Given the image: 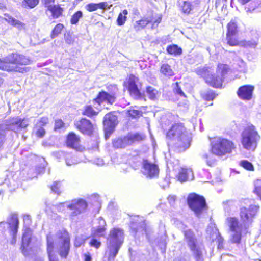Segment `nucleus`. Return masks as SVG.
I'll use <instances>...</instances> for the list:
<instances>
[{"instance_id":"obj_1","label":"nucleus","mask_w":261,"mask_h":261,"mask_svg":"<svg viewBox=\"0 0 261 261\" xmlns=\"http://www.w3.org/2000/svg\"><path fill=\"white\" fill-rule=\"evenodd\" d=\"M167 144L170 148L177 152L185 151L190 146L191 138L189 133L181 124H175L166 135Z\"/></svg>"},{"instance_id":"obj_2","label":"nucleus","mask_w":261,"mask_h":261,"mask_svg":"<svg viewBox=\"0 0 261 261\" xmlns=\"http://www.w3.org/2000/svg\"><path fill=\"white\" fill-rule=\"evenodd\" d=\"M46 239L47 252L49 261H58L54 252V244L57 242L59 244V255L62 258H66L70 250V239L66 231H60L55 236L49 234Z\"/></svg>"},{"instance_id":"obj_3","label":"nucleus","mask_w":261,"mask_h":261,"mask_svg":"<svg viewBox=\"0 0 261 261\" xmlns=\"http://www.w3.org/2000/svg\"><path fill=\"white\" fill-rule=\"evenodd\" d=\"M229 70L227 65L219 64L216 75L212 74L211 69L206 67L197 68L195 69V72L198 75L203 77L210 86L219 88L222 86V82Z\"/></svg>"},{"instance_id":"obj_4","label":"nucleus","mask_w":261,"mask_h":261,"mask_svg":"<svg viewBox=\"0 0 261 261\" xmlns=\"http://www.w3.org/2000/svg\"><path fill=\"white\" fill-rule=\"evenodd\" d=\"M185 241L196 261H203L204 247L198 242L194 232L190 229L184 231Z\"/></svg>"},{"instance_id":"obj_5","label":"nucleus","mask_w":261,"mask_h":261,"mask_svg":"<svg viewBox=\"0 0 261 261\" xmlns=\"http://www.w3.org/2000/svg\"><path fill=\"white\" fill-rule=\"evenodd\" d=\"M241 137L243 147L249 150H254L260 139L255 127L253 125L245 127L242 133Z\"/></svg>"},{"instance_id":"obj_6","label":"nucleus","mask_w":261,"mask_h":261,"mask_svg":"<svg viewBox=\"0 0 261 261\" xmlns=\"http://www.w3.org/2000/svg\"><path fill=\"white\" fill-rule=\"evenodd\" d=\"M249 202V200L247 199H244L241 202L240 217L245 229H247L252 223L259 208L258 206L255 205H250L247 208L246 206Z\"/></svg>"},{"instance_id":"obj_7","label":"nucleus","mask_w":261,"mask_h":261,"mask_svg":"<svg viewBox=\"0 0 261 261\" xmlns=\"http://www.w3.org/2000/svg\"><path fill=\"white\" fill-rule=\"evenodd\" d=\"M211 145L212 153L219 156L230 153L234 148L231 141L220 137L214 138L211 141Z\"/></svg>"},{"instance_id":"obj_8","label":"nucleus","mask_w":261,"mask_h":261,"mask_svg":"<svg viewBox=\"0 0 261 261\" xmlns=\"http://www.w3.org/2000/svg\"><path fill=\"white\" fill-rule=\"evenodd\" d=\"M88 207V203L83 198H76L69 201L67 209L71 210L69 218L71 221L76 219L79 215L84 213Z\"/></svg>"},{"instance_id":"obj_9","label":"nucleus","mask_w":261,"mask_h":261,"mask_svg":"<svg viewBox=\"0 0 261 261\" xmlns=\"http://www.w3.org/2000/svg\"><path fill=\"white\" fill-rule=\"evenodd\" d=\"M188 204L189 207L194 211L197 217H199L206 208V204L204 198L195 193L190 194L188 197Z\"/></svg>"},{"instance_id":"obj_10","label":"nucleus","mask_w":261,"mask_h":261,"mask_svg":"<svg viewBox=\"0 0 261 261\" xmlns=\"http://www.w3.org/2000/svg\"><path fill=\"white\" fill-rule=\"evenodd\" d=\"M145 138L143 134L136 133L129 134L123 137L115 138L113 140V146L115 148H123L133 143L142 141Z\"/></svg>"},{"instance_id":"obj_11","label":"nucleus","mask_w":261,"mask_h":261,"mask_svg":"<svg viewBox=\"0 0 261 261\" xmlns=\"http://www.w3.org/2000/svg\"><path fill=\"white\" fill-rule=\"evenodd\" d=\"M29 121L28 118H21L19 117H15L6 120L5 124L0 125V127L2 126L5 135L6 129L17 132L27 127L29 125Z\"/></svg>"},{"instance_id":"obj_12","label":"nucleus","mask_w":261,"mask_h":261,"mask_svg":"<svg viewBox=\"0 0 261 261\" xmlns=\"http://www.w3.org/2000/svg\"><path fill=\"white\" fill-rule=\"evenodd\" d=\"M227 222L231 232V240L233 243H239L241 240L242 232L243 229L246 230L243 224H240L238 219L235 217L227 219Z\"/></svg>"},{"instance_id":"obj_13","label":"nucleus","mask_w":261,"mask_h":261,"mask_svg":"<svg viewBox=\"0 0 261 261\" xmlns=\"http://www.w3.org/2000/svg\"><path fill=\"white\" fill-rule=\"evenodd\" d=\"M7 60L9 62L10 64L14 65L22 69V71L19 72H27V68L20 67V65H27L31 63V60L23 55L16 53H12L7 57Z\"/></svg>"},{"instance_id":"obj_14","label":"nucleus","mask_w":261,"mask_h":261,"mask_svg":"<svg viewBox=\"0 0 261 261\" xmlns=\"http://www.w3.org/2000/svg\"><path fill=\"white\" fill-rule=\"evenodd\" d=\"M130 227L134 236L143 235L146 232V224L143 217L134 216L130 218Z\"/></svg>"},{"instance_id":"obj_15","label":"nucleus","mask_w":261,"mask_h":261,"mask_svg":"<svg viewBox=\"0 0 261 261\" xmlns=\"http://www.w3.org/2000/svg\"><path fill=\"white\" fill-rule=\"evenodd\" d=\"M142 164L141 171L146 177L152 178L158 175L159 169L155 163H153L148 160H143Z\"/></svg>"},{"instance_id":"obj_16","label":"nucleus","mask_w":261,"mask_h":261,"mask_svg":"<svg viewBox=\"0 0 261 261\" xmlns=\"http://www.w3.org/2000/svg\"><path fill=\"white\" fill-rule=\"evenodd\" d=\"M74 125L82 133L88 136H91L94 130V125L90 120L86 118H82L75 121Z\"/></svg>"},{"instance_id":"obj_17","label":"nucleus","mask_w":261,"mask_h":261,"mask_svg":"<svg viewBox=\"0 0 261 261\" xmlns=\"http://www.w3.org/2000/svg\"><path fill=\"white\" fill-rule=\"evenodd\" d=\"M128 91L132 97L135 99H140L142 95L138 88L139 79L133 75L129 76L128 80Z\"/></svg>"},{"instance_id":"obj_18","label":"nucleus","mask_w":261,"mask_h":261,"mask_svg":"<svg viewBox=\"0 0 261 261\" xmlns=\"http://www.w3.org/2000/svg\"><path fill=\"white\" fill-rule=\"evenodd\" d=\"M123 239V231L120 228H113L110 231L108 238V244L122 245Z\"/></svg>"},{"instance_id":"obj_19","label":"nucleus","mask_w":261,"mask_h":261,"mask_svg":"<svg viewBox=\"0 0 261 261\" xmlns=\"http://www.w3.org/2000/svg\"><path fill=\"white\" fill-rule=\"evenodd\" d=\"M103 123L106 135H110L117 124V117L111 114H107L104 117Z\"/></svg>"},{"instance_id":"obj_20","label":"nucleus","mask_w":261,"mask_h":261,"mask_svg":"<svg viewBox=\"0 0 261 261\" xmlns=\"http://www.w3.org/2000/svg\"><path fill=\"white\" fill-rule=\"evenodd\" d=\"M254 86L250 85H246L240 87L237 91L238 97L244 100H249L251 99Z\"/></svg>"},{"instance_id":"obj_21","label":"nucleus","mask_w":261,"mask_h":261,"mask_svg":"<svg viewBox=\"0 0 261 261\" xmlns=\"http://www.w3.org/2000/svg\"><path fill=\"white\" fill-rule=\"evenodd\" d=\"M32 236V232L30 228H26L23 233L22 238V245L21 249L23 254L25 256H28L30 254L29 253V247L31 241Z\"/></svg>"},{"instance_id":"obj_22","label":"nucleus","mask_w":261,"mask_h":261,"mask_svg":"<svg viewBox=\"0 0 261 261\" xmlns=\"http://www.w3.org/2000/svg\"><path fill=\"white\" fill-rule=\"evenodd\" d=\"M176 178L180 182L193 180L194 176L193 171L190 168H181L176 175Z\"/></svg>"},{"instance_id":"obj_23","label":"nucleus","mask_w":261,"mask_h":261,"mask_svg":"<svg viewBox=\"0 0 261 261\" xmlns=\"http://www.w3.org/2000/svg\"><path fill=\"white\" fill-rule=\"evenodd\" d=\"M116 97L114 94H109L105 91L100 92L94 101L100 104L103 102H107L108 103L112 104L115 102Z\"/></svg>"},{"instance_id":"obj_24","label":"nucleus","mask_w":261,"mask_h":261,"mask_svg":"<svg viewBox=\"0 0 261 261\" xmlns=\"http://www.w3.org/2000/svg\"><path fill=\"white\" fill-rule=\"evenodd\" d=\"M66 144L68 147L76 150H81L80 139L78 136L73 133H70L67 136Z\"/></svg>"},{"instance_id":"obj_25","label":"nucleus","mask_w":261,"mask_h":261,"mask_svg":"<svg viewBox=\"0 0 261 261\" xmlns=\"http://www.w3.org/2000/svg\"><path fill=\"white\" fill-rule=\"evenodd\" d=\"M98 226L94 227L92 229V234L95 237H100L104 236L106 231V222L102 218L99 217L97 219Z\"/></svg>"},{"instance_id":"obj_26","label":"nucleus","mask_w":261,"mask_h":261,"mask_svg":"<svg viewBox=\"0 0 261 261\" xmlns=\"http://www.w3.org/2000/svg\"><path fill=\"white\" fill-rule=\"evenodd\" d=\"M112 5L109 2H103L99 3H89L86 5L85 8L89 12H93L98 9L106 10L109 9Z\"/></svg>"},{"instance_id":"obj_27","label":"nucleus","mask_w":261,"mask_h":261,"mask_svg":"<svg viewBox=\"0 0 261 261\" xmlns=\"http://www.w3.org/2000/svg\"><path fill=\"white\" fill-rule=\"evenodd\" d=\"M48 11L51 13V15L49 16L50 19H57L62 16L63 9L58 5H53L45 10L46 14Z\"/></svg>"},{"instance_id":"obj_28","label":"nucleus","mask_w":261,"mask_h":261,"mask_svg":"<svg viewBox=\"0 0 261 261\" xmlns=\"http://www.w3.org/2000/svg\"><path fill=\"white\" fill-rule=\"evenodd\" d=\"M0 69L7 71H22V69L19 68L16 66L10 64L7 60V57L3 60L0 59Z\"/></svg>"},{"instance_id":"obj_29","label":"nucleus","mask_w":261,"mask_h":261,"mask_svg":"<svg viewBox=\"0 0 261 261\" xmlns=\"http://www.w3.org/2000/svg\"><path fill=\"white\" fill-rule=\"evenodd\" d=\"M251 36L252 38L251 40L249 41H245L242 42V45L245 47H255L258 44V41L259 38L260 37L259 34L255 31H252L251 32Z\"/></svg>"},{"instance_id":"obj_30","label":"nucleus","mask_w":261,"mask_h":261,"mask_svg":"<svg viewBox=\"0 0 261 261\" xmlns=\"http://www.w3.org/2000/svg\"><path fill=\"white\" fill-rule=\"evenodd\" d=\"M206 233L209 236L210 239L213 241L216 240L220 236L215 224L213 223H211L208 225L206 229Z\"/></svg>"},{"instance_id":"obj_31","label":"nucleus","mask_w":261,"mask_h":261,"mask_svg":"<svg viewBox=\"0 0 261 261\" xmlns=\"http://www.w3.org/2000/svg\"><path fill=\"white\" fill-rule=\"evenodd\" d=\"M5 19L9 23L17 28L19 30H21L25 28V24L21 21L15 19L12 16L5 14Z\"/></svg>"},{"instance_id":"obj_32","label":"nucleus","mask_w":261,"mask_h":261,"mask_svg":"<svg viewBox=\"0 0 261 261\" xmlns=\"http://www.w3.org/2000/svg\"><path fill=\"white\" fill-rule=\"evenodd\" d=\"M152 21L153 17L152 16L143 18L136 22L134 28L136 30H139L144 28L148 23L152 22Z\"/></svg>"},{"instance_id":"obj_33","label":"nucleus","mask_w":261,"mask_h":261,"mask_svg":"<svg viewBox=\"0 0 261 261\" xmlns=\"http://www.w3.org/2000/svg\"><path fill=\"white\" fill-rule=\"evenodd\" d=\"M160 72L164 76L167 77L172 76L174 74L171 67L168 64H163L161 65Z\"/></svg>"},{"instance_id":"obj_34","label":"nucleus","mask_w":261,"mask_h":261,"mask_svg":"<svg viewBox=\"0 0 261 261\" xmlns=\"http://www.w3.org/2000/svg\"><path fill=\"white\" fill-rule=\"evenodd\" d=\"M245 63L239 57H236L233 63L234 69L244 71L245 70Z\"/></svg>"},{"instance_id":"obj_35","label":"nucleus","mask_w":261,"mask_h":261,"mask_svg":"<svg viewBox=\"0 0 261 261\" xmlns=\"http://www.w3.org/2000/svg\"><path fill=\"white\" fill-rule=\"evenodd\" d=\"M110 248L109 260H114L121 245L108 244Z\"/></svg>"},{"instance_id":"obj_36","label":"nucleus","mask_w":261,"mask_h":261,"mask_svg":"<svg viewBox=\"0 0 261 261\" xmlns=\"http://www.w3.org/2000/svg\"><path fill=\"white\" fill-rule=\"evenodd\" d=\"M39 3V0H23L21 3L22 7L27 9H33Z\"/></svg>"},{"instance_id":"obj_37","label":"nucleus","mask_w":261,"mask_h":261,"mask_svg":"<svg viewBox=\"0 0 261 261\" xmlns=\"http://www.w3.org/2000/svg\"><path fill=\"white\" fill-rule=\"evenodd\" d=\"M146 93L149 99L151 100L156 99L159 95L158 90L151 86L146 88Z\"/></svg>"},{"instance_id":"obj_38","label":"nucleus","mask_w":261,"mask_h":261,"mask_svg":"<svg viewBox=\"0 0 261 261\" xmlns=\"http://www.w3.org/2000/svg\"><path fill=\"white\" fill-rule=\"evenodd\" d=\"M167 51L169 54L177 56L181 54L182 49L176 45H172L167 47Z\"/></svg>"},{"instance_id":"obj_39","label":"nucleus","mask_w":261,"mask_h":261,"mask_svg":"<svg viewBox=\"0 0 261 261\" xmlns=\"http://www.w3.org/2000/svg\"><path fill=\"white\" fill-rule=\"evenodd\" d=\"M128 14V11L127 10H124L122 12L120 13L118 15L117 19V24L119 26L123 25L127 19L126 15Z\"/></svg>"},{"instance_id":"obj_40","label":"nucleus","mask_w":261,"mask_h":261,"mask_svg":"<svg viewBox=\"0 0 261 261\" xmlns=\"http://www.w3.org/2000/svg\"><path fill=\"white\" fill-rule=\"evenodd\" d=\"M238 32V27L236 23L231 21L227 24V32L226 35H237Z\"/></svg>"},{"instance_id":"obj_41","label":"nucleus","mask_w":261,"mask_h":261,"mask_svg":"<svg viewBox=\"0 0 261 261\" xmlns=\"http://www.w3.org/2000/svg\"><path fill=\"white\" fill-rule=\"evenodd\" d=\"M83 17V13L81 11H78L74 13L70 18V23L72 24H77L79 20Z\"/></svg>"},{"instance_id":"obj_42","label":"nucleus","mask_w":261,"mask_h":261,"mask_svg":"<svg viewBox=\"0 0 261 261\" xmlns=\"http://www.w3.org/2000/svg\"><path fill=\"white\" fill-rule=\"evenodd\" d=\"M126 114L128 116L132 117V118H137L142 116V112L141 111L132 108L127 110Z\"/></svg>"},{"instance_id":"obj_43","label":"nucleus","mask_w":261,"mask_h":261,"mask_svg":"<svg viewBox=\"0 0 261 261\" xmlns=\"http://www.w3.org/2000/svg\"><path fill=\"white\" fill-rule=\"evenodd\" d=\"M226 41L227 43L230 46H236L239 44L236 35H226Z\"/></svg>"},{"instance_id":"obj_44","label":"nucleus","mask_w":261,"mask_h":261,"mask_svg":"<svg viewBox=\"0 0 261 261\" xmlns=\"http://www.w3.org/2000/svg\"><path fill=\"white\" fill-rule=\"evenodd\" d=\"M82 114L84 115L87 116L88 117H92L97 115V112L93 110L91 106H87L85 107Z\"/></svg>"},{"instance_id":"obj_45","label":"nucleus","mask_w":261,"mask_h":261,"mask_svg":"<svg viewBox=\"0 0 261 261\" xmlns=\"http://www.w3.org/2000/svg\"><path fill=\"white\" fill-rule=\"evenodd\" d=\"M64 28V25L62 24L59 23L57 24L53 30L52 31L51 37L54 38L57 37L59 34L61 33V31Z\"/></svg>"},{"instance_id":"obj_46","label":"nucleus","mask_w":261,"mask_h":261,"mask_svg":"<svg viewBox=\"0 0 261 261\" xmlns=\"http://www.w3.org/2000/svg\"><path fill=\"white\" fill-rule=\"evenodd\" d=\"M181 9L184 13L188 14L191 10V4L190 2L184 1L181 5Z\"/></svg>"},{"instance_id":"obj_47","label":"nucleus","mask_w":261,"mask_h":261,"mask_svg":"<svg viewBox=\"0 0 261 261\" xmlns=\"http://www.w3.org/2000/svg\"><path fill=\"white\" fill-rule=\"evenodd\" d=\"M173 91L176 94L178 95L180 97H186L185 93L182 91L179 83L177 82L175 83L173 85Z\"/></svg>"},{"instance_id":"obj_48","label":"nucleus","mask_w":261,"mask_h":261,"mask_svg":"<svg viewBox=\"0 0 261 261\" xmlns=\"http://www.w3.org/2000/svg\"><path fill=\"white\" fill-rule=\"evenodd\" d=\"M240 165L246 170L249 171H253L254 170V167L252 163L247 160L241 161L240 163Z\"/></svg>"},{"instance_id":"obj_49","label":"nucleus","mask_w":261,"mask_h":261,"mask_svg":"<svg viewBox=\"0 0 261 261\" xmlns=\"http://www.w3.org/2000/svg\"><path fill=\"white\" fill-rule=\"evenodd\" d=\"M216 96V95L213 91H208L203 94V97L206 101H212Z\"/></svg>"},{"instance_id":"obj_50","label":"nucleus","mask_w":261,"mask_h":261,"mask_svg":"<svg viewBox=\"0 0 261 261\" xmlns=\"http://www.w3.org/2000/svg\"><path fill=\"white\" fill-rule=\"evenodd\" d=\"M48 123V118L47 117H43L41 118L35 124V128L38 127H43Z\"/></svg>"},{"instance_id":"obj_51","label":"nucleus","mask_w":261,"mask_h":261,"mask_svg":"<svg viewBox=\"0 0 261 261\" xmlns=\"http://www.w3.org/2000/svg\"><path fill=\"white\" fill-rule=\"evenodd\" d=\"M254 192L261 200V180H257L255 182Z\"/></svg>"},{"instance_id":"obj_52","label":"nucleus","mask_w":261,"mask_h":261,"mask_svg":"<svg viewBox=\"0 0 261 261\" xmlns=\"http://www.w3.org/2000/svg\"><path fill=\"white\" fill-rule=\"evenodd\" d=\"M202 158L205 160L206 163L209 166H212L214 163V161L212 159V155L211 154L204 153L202 154Z\"/></svg>"},{"instance_id":"obj_53","label":"nucleus","mask_w":261,"mask_h":261,"mask_svg":"<svg viewBox=\"0 0 261 261\" xmlns=\"http://www.w3.org/2000/svg\"><path fill=\"white\" fill-rule=\"evenodd\" d=\"M34 130L36 135L39 138H42L45 134V130L43 127H38L37 128L35 127Z\"/></svg>"},{"instance_id":"obj_54","label":"nucleus","mask_w":261,"mask_h":261,"mask_svg":"<svg viewBox=\"0 0 261 261\" xmlns=\"http://www.w3.org/2000/svg\"><path fill=\"white\" fill-rule=\"evenodd\" d=\"M67 203H69V201L60 203L56 204L55 206L58 211L62 212L65 210V208H67Z\"/></svg>"},{"instance_id":"obj_55","label":"nucleus","mask_w":261,"mask_h":261,"mask_svg":"<svg viewBox=\"0 0 261 261\" xmlns=\"http://www.w3.org/2000/svg\"><path fill=\"white\" fill-rule=\"evenodd\" d=\"M61 187V184L60 182L55 181L51 187V189L54 192L59 194L60 192V188Z\"/></svg>"},{"instance_id":"obj_56","label":"nucleus","mask_w":261,"mask_h":261,"mask_svg":"<svg viewBox=\"0 0 261 261\" xmlns=\"http://www.w3.org/2000/svg\"><path fill=\"white\" fill-rule=\"evenodd\" d=\"M166 239L167 236L165 232H164V234L161 236V241L159 243V245L160 246L161 249H165L166 245Z\"/></svg>"},{"instance_id":"obj_57","label":"nucleus","mask_w":261,"mask_h":261,"mask_svg":"<svg viewBox=\"0 0 261 261\" xmlns=\"http://www.w3.org/2000/svg\"><path fill=\"white\" fill-rule=\"evenodd\" d=\"M89 245L91 247L98 249L101 246V242L96 239L93 238L91 240Z\"/></svg>"},{"instance_id":"obj_58","label":"nucleus","mask_w":261,"mask_h":261,"mask_svg":"<svg viewBox=\"0 0 261 261\" xmlns=\"http://www.w3.org/2000/svg\"><path fill=\"white\" fill-rule=\"evenodd\" d=\"M85 243V239L81 237H76L74 242V245L76 247H80Z\"/></svg>"},{"instance_id":"obj_59","label":"nucleus","mask_w":261,"mask_h":261,"mask_svg":"<svg viewBox=\"0 0 261 261\" xmlns=\"http://www.w3.org/2000/svg\"><path fill=\"white\" fill-rule=\"evenodd\" d=\"M64 123L61 119H58L55 121V130H57L58 129L62 128L64 126Z\"/></svg>"},{"instance_id":"obj_60","label":"nucleus","mask_w":261,"mask_h":261,"mask_svg":"<svg viewBox=\"0 0 261 261\" xmlns=\"http://www.w3.org/2000/svg\"><path fill=\"white\" fill-rule=\"evenodd\" d=\"M64 38H65V42L69 44H72L74 42L73 38L69 34H65V36H64Z\"/></svg>"},{"instance_id":"obj_61","label":"nucleus","mask_w":261,"mask_h":261,"mask_svg":"<svg viewBox=\"0 0 261 261\" xmlns=\"http://www.w3.org/2000/svg\"><path fill=\"white\" fill-rule=\"evenodd\" d=\"M224 204V209L226 211H228V207L231 206L232 207L233 205H234L235 202L232 200H228L223 203Z\"/></svg>"},{"instance_id":"obj_62","label":"nucleus","mask_w":261,"mask_h":261,"mask_svg":"<svg viewBox=\"0 0 261 261\" xmlns=\"http://www.w3.org/2000/svg\"><path fill=\"white\" fill-rule=\"evenodd\" d=\"M76 163L75 160L72 157L66 158V164L67 166H71Z\"/></svg>"},{"instance_id":"obj_63","label":"nucleus","mask_w":261,"mask_h":261,"mask_svg":"<svg viewBox=\"0 0 261 261\" xmlns=\"http://www.w3.org/2000/svg\"><path fill=\"white\" fill-rule=\"evenodd\" d=\"M54 2L55 0H42V2L46 8H47L49 6L53 5V4L54 3Z\"/></svg>"},{"instance_id":"obj_64","label":"nucleus","mask_w":261,"mask_h":261,"mask_svg":"<svg viewBox=\"0 0 261 261\" xmlns=\"http://www.w3.org/2000/svg\"><path fill=\"white\" fill-rule=\"evenodd\" d=\"M162 19L161 15L159 16L156 18L154 20L153 19V21L151 23H153L152 28H155L158 26V24L161 22Z\"/></svg>"}]
</instances>
